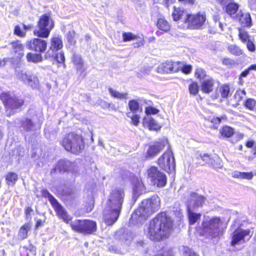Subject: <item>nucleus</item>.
Segmentation results:
<instances>
[{"instance_id": "f257e3e1", "label": "nucleus", "mask_w": 256, "mask_h": 256, "mask_svg": "<svg viewBox=\"0 0 256 256\" xmlns=\"http://www.w3.org/2000/svg\"><path fill=\"white\" fill-rule=\"evenodd\" d=\"M124 196L122 188H116L111 191L106 202V207L104 210V218L107 225H112L118 220Z\"/></svg>"}, {"instance_id": "f03ea898", "label": "nucleus", "mask_w": 256, "mask_h": 256, "mask_svg": "<svg viewBox=\"0 0 256 256\" xmlns=\"http://www.w3.org/2000/svg\"><path fill=\"white\" fill-rule=\"evenodd\" d=\"M172 224V219L166 212H161L150 221L147 236L152 240L158 241L167 238L170 233Z\"/></svg>"}, {"instance_id": "7ed1b4c3", "label": "nucleus", "mask_w": 256, "mask_h": 256, "mask_svg": "<svg viewBox=\"0 0 256 256\" xmlns=\"http://www.w3.org/2000/svg\"><path fill=\"white\" fill-rule=\"evenodd\" d=\"M160 201L158 196H153L142 201L141 206L132 214L130 222L132 224H142L160 208Z\"/></svg>"}, {"instance_id": "20e7f679", "label": "nucleus", "mask_w": 256, "mask_h": 256, "mask_svg": "<svg viewBox=\"0 0 256 256\" xmlns=\"http://www.w3.org/2000/svg\"><path fill=\"white\" fill-rule=\"evenodd\" d=\"M221 220L218 217L204 218L200 230V234L209 239H218L222 234L220 228Z\"/></svg>"}, {"instance_id": "39448f33", "label": "nucleus", "mask_w": 256, "mask_h": 256, "mask_svg": "<svg viewBox=\"0 0 256 256\" xmlns=\"http://www.w3.org/2000/svg\"><path fill=\"white\" fill-rule=\"evenodd\" d=\"M66 150L78 154L84 148V139L82 135L74 132L69 133L61 142Z\"/></svg>"}, {"instance_id": "423d86ee", "label": "nucleus", "mask_w": 256, "mask_h": 256, "mask_svg": "<svg viewBox=\"0 0 256 256\" xmlns=\"http://www.w3.org/2000/svg\"><path fill=\"white\" fill-rule=\"evenodd\" d=\"M0 99L4 103L8 116L14 114L24 104L22 98L10 92H2L0 94Z\"/></svg>"}, {"instance_id": "0eeeda50", "label": "nucleus", "mask_w": 256, "mask_h": 256, "mask_svg": "<svg viewBox=\"0 0 256 256\" xmlns=\"http://www.w3.org/2000/svg\"><path fill=\"white\" fill-rule=\"evenodd\" d=\"M53 27L54 24L50 16L45 14L40 16L38 22V28H36L34 32V35L38 37L46 38L49 36Z\"/></svg>"}, {"instance_id": "6e6552de", "label": "nucleus", "mask_w": 256, "mask_h": 256, "mask_svg": "<svg viewBox=\"0 0 256 256\" xmlns=\"http://www.w3.org/2000/svg\"><path fill=\"white\" fill-rule=\"evenodd\" d=\"M16 74L17 78L24 84L33 89L39 88L40 82L38 76L30 70H16Z\"/></svg>"}, {"instance_id": "1a4fd4ad", "label": "nucleus", "mask_w": 256, "mask_h": 256, "mask_svg": "<svg viewBox=\"0 0 256 256\" xmlns=\"http://www.w3.org/2000/svg\"><path fill=\"white\" fill-rule=\"evenodd\" d=\"M70 224L74 230L84 234H92L96 230V224L92 220H75Z\"/></svg>"}, {"instance_id": "9d476101", "label": "nucleus", "mask_w": 256, "mask_h": 256, "mask_svg": "<svg viewBox=\"0 0 256 256\" xmlns=\"http://www.w3.org/2000/svg\"><path fill=\"white\" fill-rule=\"evenodd\" d=\"M148 176L152 184L162 188L166 183V177L164 174L161 172L156 166H151L148 170Z\"/></svg>"}, {"instance_id": "9b49d317", "label": "nucleus", "mask_w": 256, "mask_h": 256, "mask_svg": "<svg viewBox=\"0 0 256 256\" xmlns=\"http://www.w3.org/2000/svg\"><path fill=\"white\" fill-rule=\"evenodd\" d=\"M44 195L48 197L49 200L51 202L57 216L64 222L68 224L72 220L70 216L68 214L66 210L58 202L57 200L47 190H44L43 192Z\"/></svg>"}, {"instance_id": "f8f14e48", "label": "nucleus", "mask_w": 256, "mask_h": 256, "mask_svg": "<svg viewBox=\"0 0 256 256\" xmlns=\"http://www.w3.org/2000/svg\"><path fill=\"white\" fill-rule=\"evenodd\" d=\"M184 22L188 24V26L192 30H198L202 28L206 20V15L200 12L194 14H186Z\"/></svg>"}, {"instance_id": "ddd939ff", "label": "nucleus", "mask_w": 256, "mask_h": 256, "mask_svg": "<svg viewBox=\"0 0 256 256\" xmlns=\"http://www.w3.org/2000/svg\"><path fill=\"white\" fill-rule=\"evenodd\" d=\"M159 166L167 172H171L175 170L176 164L172 152H166L158 160Z\"/></svg>"}, {"instance_id": "4468645a", "label": "nucleus", "mask_w": 256, "mask_h": 256, "mask_svg": "<svg viewBox=\"0 0 256 256\" xmlns=\"http://www.w3.org/2000/svg\"><path fill=\"white\" fill-rule=\"evenodd\" d=\"M252 236V233L250 230L238 228L234 230L232 234L230 244L234 246L237 244L246 243L250 240Z\"/></svg>"}, {"instance_id": "2eb2a0df", "label": "nucleus", "mask_w": 256, "mask_h": 256, "mask_svg": "<svg viewBox=\"0 0 256 256\" xmlns=\"http://www.w3.org/2000/svg\"><path fill=\"white\" fill-rule=\"evenodd\" d=\"M128 108L130 112L126 113V116L131 119L132 124L138 126L140 120V116L138 113L142 112V108L140 106L138 102L136 100H129Z\"/></svg>"}, {"instance_id": "dca6fc26", "label": "nucleus", "mask_w": 256, "mask_h": 256, "mask_svg": "<svg viewBox=\"0 0 256 256\" xmlns=\"http://www.w3.org/2000/svg\"><path fill=\"white\" fill-rule=\"evenodd\" d=\"M26 45L28 50L39 52L40 54L45 52L47 48L46 42L40 38H34L28 40Z\"/></svg>"}, {"instance_id": "f3484780", "label": "nucleus", "mask_w": 256, "mask_h": 256, "mask_svg": "<svg viewBox=\"0 0 256 256\" xmlns=\"http://www.w3.org/2000/svg\"><path fill=\"white\" fill-rule=\"evenodd\" d=\"M206 198L195 192H191L190 200L186 202V209L196 210L202 206Z\"/></svg>"}, {"instance_id": "a211bd4d", "label": "nucleus", "mask_w": 256, "mask_h": 256, "mask_svg": "<svg viewBox=\"0 0 256 256\" xmlns=\"http://www.w3.org/2000/svg\"><path fill=\"white\" fill-rule=\"evenodd\" d=\"M168 144L166 139L163 138L159 142H156L150 144L146 154V158H152L157 155Z\"/></svg>"}, {"instance_id": "6ab92c4d", "label": "nucleus", "mask_w": 256, "mask_h": 256, "mask_svg": "<svg viewBox=\"0 0 256 256\" xmlns=\"http://www.w3.org/2000/svg\"><path fill=\"white\" fill-rule=\"evenodd\" d=\"M178 64L176 62L166 61L165 62L160 64L157 68L156 72L158 73H174L178 71Z\"/></svg>"}, {"instance_id": "aec40b11", "label": "nucleus", "mask_w": 256, "mask_h": 256, "mask_svg": "<svg viewBox=\"0 0 256 256\" xmlns=\"http://www.w3.org/2000/svg\"><path fill=\"white\" fill-rule=\"evenodd\" d=\"M10 53L14 57L20 59L24 56V46L19 40H14L10 44Z\"/></svg>"}, {"instance_id": "412c9836", "label": "nucleus", "mask_w": 256, "mask_h": 256, "mask_svg": "<svg viewBox=\"0 0 256 256\" xmlns=\"http://www.w3.org/2000/svg\"><path fill=\"white\" fill-rule=\"evenodd\" d=\"M63 46L62 42L60 37H54L51 39L50 50H48L45 54V58L54 56V52L58 51Z\"/></svg>"}, {"instance_id": "4be33fe9", "label": "nucleus", "mask_w": 256, "mask_h": 256, "mask_svg": "<svg viewBox=\"0 0 256 256\" xmlns=\"http://www.w3.org/2000/svg\"><path fill=\"white\" fill-rule=\"evenodd\" d=\"M122 38L124 42L135 40L136 42L134 44V48H138L144 44V40L142 36H139L134 35L130 32H124L122 33Z\"/></svg>"}, {"instance_id": "5701e85b", "label": "nucleus", "mask_w": 256, "mask_h": 256, "mask_svg": "<svg viewBox=\"0 0 256 256\" xmlns=\"http://www.w3.org/2000/svg\"><path fill=\"white\" fill-rule=\"evenodd\" d=\"M142 124L150 130L158 131L162 128V126L150 116H146L143 118Z\"/></svg>"}, {"instance_id": "b1692460", "label": "nucleus", "mask_w": 256, "mask_h": 256, "mask_svg": "<svg viewBox=\"0 0 256 256\" xmlns=\"http://www.w3.org/2000/svg\"><path fill=\"white\" fill-rule=\"evenodd\" d=\"M21 127L26 132H32L36 131V126L32 120L28 118H23L20 121Z\"/></svg>"}, {"instance_id": "393cba45", "label": "nucleus", "mask_w": 256, "mask_h": 256, "mask_svg": "<svg viewBox=\"0 0 256 256\" xmlns=\"http://www.w3.org/2000/svg\"><path fill=\"white\" fill-rule=\"evenodd\" d=\"M144 191V186L142 182L136 178V181L134 182L133 199L136 200L138 196L142 194Z\"/></svg>"}, {"instance_id": "a878e982", "label": "nucleus", "mask_w": 256, "mask_h": 256, "mask_svg": "<svg viewBox=\"0 0 256 256\" xmlns=\"http://www.w3.org/2000/svg\"><path fill=\"white\" fill-rule=\"evenodd\" d=\"M74 163L66 160H60L56 164L58 169L60 172L72 171L74 170Z\"/></svg>"}, {"instance_id": "bb28decb", "label": "nucleus", "mask_w": 256, "mask_h": 256, "mask_svg": "<svg viewBox=\"0 0 256 256\" xmlns=\"http://www.w3.org/2000/svg\"><path fill=\"white\" fill-rule=\"evenodd\" d=\"M238 8V4L230 2L226 6V11L233 19L236 20L239 14Z\"/></svg>"}, {"instance_id": "cd10ccee", "label": "nucleus", "mask_w": 256, "mask_h": 256, "mask_svg": "<svg viewBox=\"0 0 256 256\" xmlns=\"http://www.w3.org/2000/svg\"><path fill=\"white\" fill-rule=\"evenodd\" d=\"M243 26L250 27L252 26V18L248 13L244 14L241 10L239 11L238 19Z\"/></svg>"}, {"instance_id": "c85d7f7f", "label": "nucleus", "mask_w": 256, "mask_h": 256, "mask_svg": "<svg viewBox=\"0 0 256 256\" xmlns=\"http://www.w3.org/2000/svg\"><path fill=\"white\" fill-rule=\"evenodd\" d=\"M214 82L212 78L204 80L202 83V90L204 92L208 94L213 90Z\"/></svg>"}, {"instance_id": "c756f323", "label": "nucleus", "mask_w": 256, "mask_h": 256, "mask_svg": "<svg viewBox=\"0 0 256 256\" xmlns=\"http://www.w3.org/2000/svg\"><path fill=\"white\" fill-rule=\"evenodd\" d=\"M194 210L187 209L188 216L190 224L192 225L198 222L202 216L200 213H196L194 212Z\"/></svg>"}, {"instance_id": "7c9ffc66", "label": "nucleus", "mask_w": 256, "mask_h": 256, "mask_svg": "<svg viewBox=\"0 0 256 256\" xmlns=\"http://www.w3.org/2000/svg\"><path fill=\"white\" fill-rule=\"evenodd\" d=\"M108 92L110 96L114 98L120 100H127L128 94L127 92H120L112 88H108Z\"/></svg>"}, {"instance_id": "2f4dec72", "label": "nucleus", "mask_w": 256, "mask_h": 256, "mask_svg": "<svg viewBox=\"0 0 256 256\" xmlns=\"http://www.w3.org/2000/svg\"><path fill=\"white\" fill-rule=\"evenodd\" d=\"M220 133L224 138H230L234 134V130L229 126H224L220 130Z\"/></svg>"}, {"instance_id": "473e14b6", "label": "nucleus", "mask_w": 256, "mask_h": 256, "mask_svg": "<svg viewBox=\"0 0 256 256\" xmlns=\"http://www.w3.org/2000/svg\"><path fill=\"white\" fill-rule=\"evenodd\" d=\"M26 58L28 62L34 63L41 62L42 60V54L40 53L28 52L26 56Z\"/></svg>"}, {"instance_id": "72a5a7b5", "label": "nucleus", "mask_w": 256, "mask_h": 256, "mask_svg": "<svg viewBox=\"0 0 256 256\" xmlns=\"http://www.w3.org/2000/svg\"><path fill=\"white\" fill-rule=\"evenodd\" d=\"M158 28L164 32H167L170 30V26L168 22L164 18H158L157 22Z\"/></svg>"}, {"instance_id": "f704fd0d", "label": "nucleus", "mask_w": 256, "mask_h": 256, "mask_svg": "<svg viewBox=\"0 0 256 256\" xmlns=\"http://www.w3.org/2000/svg\"><path fill=\"white\" fill-rule=\"evenodd\" d=\"M8 186H14L18 180V174L14 172H8L5 176Z\"/></svg>"}, {"instance_id": "c9c22d12", "label": "nucleus", "mask_w": 256, "mask_h": 256, "mask_svg": "<svg viewBox=\"0 0 256 256\" xmlns=\"http://www.w3.org/2000/svg\"><path fill=\"white\" fill-rule=\"evenodd\" d=\"M185 14L182 8L174 7V11L172 13V16L174 21H178L182 18Z\"/></svg>"}, {"instance_id": "e433bc0d", "label": "nucleus", "mask_w": 256, "mask_h": 256, "mask_svg": "<svg viewBox=\"0 0 256 256\" xmlns=\"http://www.w3.org/2000/svg\"><path fill=\"white\" fill-rule=\"evenodd\" d=\"M253 174L252 172H235L232 174V176L235 178H240L242 179L251 180L253 178Z\"/></svg>"}, {"instance_id": "4c0bfd02", "label": "nucleus", "mask_w": 256, "mask_h": 256, "mask_svg": "<svg viewBox=\"0 0 256 256\" xmlns=\"http://www.w3.org/2000/svg\"><path fill=\"white\" fill-rule=\"evenodd\" d=\"M30 227L28 224H24L20 229L18 234V238L22 240L28 236V232Z\"/></svg>"}, {"instance_id": "58836bf2", "label": "nucleus", "mask_w": 256, "mask_h": 256, "mask_svg": "<svg viewBox=\"0 0 256 256\" xmlns=\"http://www.w3.org/2000/svg\"><path fill=\"white\" fill-rule=\"evenodd\" d=\"M238 37L244 44L246 43V42L252 38L248 32L242 28L238 29Z\"/></svg>"}, {"instance_id": "ea45409f", "label": "nucleus", "mask_w": 256, "mask_h": 256, "mask_svg": "<svg viewBox=\"0 0 256 256\" xmlns=\"http://www.w3.org/2000/svg\"><path fill=\"white\" fill-rule=\"evenodd\" d=\"M228 50L231 54L236 56H240L243 54V50L236 44L230 45Z\"/></svg>"}, {"instance_id": "a19ab883", "label": "nucleus", "mask_w": 256, "mask_h": 256, "mask_svg": "<svg viewBox=\"0 0 256 256\" xmlns=\"http://www.w3.org/2000/svg\"><path fill=\"white\" fill-rule=\"evenodd\" d=\"M220 92L223 98H227L230 94V88L228 85L224 84L220 88Z\"/></svg>"}, {"instance_id": "79ce46f5", "label": "nucleus", "mask_w": 256, "mask_h": 256, "mask_svg": "<svg viewBox=\"0 0 256 256\" xmlns=\"http://www.w3.org/2000/svg\"><path fill=\"white\" fill-rule=\"evenodd\" d=\"M200 158L206 164H208L210 165H214V158L218 159V156H216L214 158H212L208 154H200Z\"/></svg>"}, {"instance_id": "37998d69", "label": "nucleus", "mask_w": 256, "mask_h": 256, "mask_svg": "<svg viewBox=\"0 0 256 256\" xmlns=\"http://www.w3.org/2000/svg\"><path fill=\"white\" fill-rule=\"evenodd\" d=\"M244 106L250 110H256V101L254 98H248L246 101Z\"/></svg>"}, {"instance_id": "c03bdc74", "label": "nucleus", "mask_w": 256, "mask_h": 256, "mask_svg": "<svg viewBox=\"0 0 256 256\" xmlns=\"http://www.w3.org/2000/svg\"><path fill=\"white\" fill-rule=\"evenodd\" d=\"M177 63L178 64V66H180L178 71L181 70L182 72L186 74H189L191 72L192 67L190 65L184 64L180 62H177Z\"/></svg>"}, {"instance_id": "a18cd8bd", "label": "nucleus", "mask_w": 256, "mask_h": 256, "mask_svg": "<svg viewBox=\"0 0 256 256\" xmlns=\"http://www.w3.org/2000/svg\"><path fill=\"white\" fill-rule=\"evenodd\" d=\"M188 90L190 94L196 96L199 91V88L196 82H192L188 86Z\"/></svg>"}, {"instance_id": "49530a36", "label": "nucleus", "mask_w": 256, "mask_h": 256, "mask_svg": "<svg viewBox=\"0 0 256 256\" xmlns=\"http://www.w3.org/2000/svg\"><path fill=\"white\" fill-rule=\"evenodd\" d=\"M78 72H80V76L84 78L86 76L84 72L86 68H84V62L75 65Z\"/></svg>"}, {"instance_id": "de8ad7c7", "label": "nucleus", "mask_w": 256, "mask_h": 256, "mask_svg": "<svg viewBox=\"0 0 256 256\" xmlns=\"http://www.w3.org/2000/svg\"><path fill=\"white\" fill-rule=\"evenodd\" d=\"M52 56L54 57V60L58 63H63L64 62L65 58L64 53L62 52L56 54H54V56Z\"/></svg>"}, {"instance_id": "09e8293b", "label": "nucleus", "mask_w": 256, "mask_h": 256, "mask_svg": "<svg viewBox=\"0 0 256 256\" xmlns=\"http://www.w3.org/2000/svg\"><path fill=\"white\" fill-rule=\"evenodd\" d=\"M160 110L151 106H147L145 108V113L146 116H150L151 114H156L159 112Z\"/></svg>"}, {"instance_id": "8fccbe9b", "label": "nucleus", "mask_w": 256, "mask_h": 256, "mask_svg": "<svg viewBox=\"0 0 256 256\" xmlns=\"http://www.w3.org/2000/svg\"><path fill=\"white\" fill-rule=\"evenodd\" d=\"M183 256H198L191 248L188 246H183Z\"/></svg>"}, {"instance_id": "3c124183", "label": "nucleus", "mask_w": 256, "mask_h": 256, "mask_svg": "<svg viewBox=\"0 0 256 256\" xmlns=\"http://www.w3.org/2000/svg\"><path fill=\"white\" fill-rule=\"evenodd\" d=\"M75 35L76 33L74 30L70 31L67 34V40L71 44H74L76 42L74 39Z\"/></svg>"}, {"instance_id": "603ef678", "label": "nucleus", "mask_w": 256, "mask_h": 256, "mask_svg": "<svg viewBox=\"0 0 256 256\" xmlns=\"http://www.w3.org/2000/svg\"><path fill=\"white\" fill-rule=\"evenodd\" d=\"M195 76L198 78L203 79L206 76V72L201 68H198L195 72Z\"/></svg>"}, {"instance_id": "864d4df0", "label": "nucleus", "mask_w": 256, "mask_h": 256, "mask_svg": "<svg viewBox=\"0 0 256 256\" xmlns=\"http://www.w3.org/2000/svg\"><path fill=\"white\" fill-rule=\"evenodd\" d=\"M246 48L250 52H254L256 50V45L254 44L252 38L246 42Z\"/></svg>"}, {"instance_id": "5fc2aeb1", "label": "nucleus", "mask_w": 256, "mask_h": 256, "mask_svg": "<svg viewBox=\"0 0 256 256\" xmlns=\"http://www.w3.org/2000/svg\"><path fill=\"white\" fill-rule=\"evenodd\" d=\"M14 34L20 37H24L26 32L22 30L18 26H16L14 30Z\"/></svg>"}, {"instance_id": "6e6d98bb", "label": "nucleus", "mask_w": 256, "mask_h": 256, "mask_svg": "<svg viewBox=\"0 0 256 256\" xmlns=\"http://www.w3.org/2000/svg\"><path fill=\"white\" fill-rule=\"evenodd\" d=\"M250 67H248V68L246 69L244 71H243L241 74L239 78V80L240 83L241 84H242L244 83V82L242 80L243 78L246 77L249 74L250 72Z\"/></svg>"}, {"instance_id": "4d7b16f0", "label": "nucleus", "mask_w": 256, "mask_h": 256, "mask_svg": "<svg viewBox=\"0 0 256 256\" xmlns=\"http://www.w3.org/2000/svg\"><path fill=\"white\" fill-rule=\"evenodd\" d=\"M72 61H73L74 65L84 62L80 56L77 54H74L73 55Z\"/></svg>"}, {"instance_id": "13d9d810", "label": "nucleus", "mask_w": 256, "mask_h": 256, "mask_svg": "<svg viewBox=\"0 0 256 256\" xmlns=\"http://www.w3.org/2000/svg\"><path fill=\"white\" fill-rule=\"evenodd\" d=\"M214 20L215 22L214 26H215L216 28H217V27H218L220 28V31H222V32L224 30L223 25H222V23L218 20V18L216 16H215L214 18Z\"/></svg>"}, {"instance_id": "bf43d9fd", "label": "nucleus", "mask_w": 256, "mask_h": 256, "mask_svg": "<svg viewBox=\"0 0 256 256\" xmlns=\"http://www.w3.org/2000/svg\"><path fill=\"white\" fill-rule=\"evenodd\" d=\"M154 256H172V250H164L162 252H160Z\"/></svg>"}, {"instance_id": "052dcab7", "label": "nucleus", "mask_w": 256, "mask_h": 256, "mask_svg": "<svg viewBox=\"0 0 256 256\" xmlns=\"http://www.w3.org/2000/svg\"><path fill=\"white\" fill-rule=\"evenodd\" d=\"M234 62L230 58H225L222 60V63L226 65H231L234 64Z\"/></svg>"}, {"instance_id": "680f3d73", "label": "nucleus", "mask_w": 256, "mask_h": 256, "mask_svg": "<svg viewBox=\"0 0 256 256\" xmlns=\"http://www.w3.org/2000/svg\"><path fill=\"white\" fill-rule=\"evenodd\" d=\"M152 66H146L143 68L142 72L144 74H148L152 70Z\"/></svg>"}, {"instance_id": "e2e57ef3", "label": "nucleus", "mask_w": 256, "mask_h": 256, "mask_svg": "<svg viewBox=\"0 0 256 256\" xmlns=\"http://www.w3.org/2000/svg\"><path fill=\"white\" fill-rule=\"evenodd\" d=\"M32 212V209L30 207H28L25 210V214L27 218H28L30 216L31 212Z\"/></svg>"}, {"instance_id": "0e129e2a", "label": "nucleus", "mask_w": 256, "mask_h": 256, "mask_svg": "<svg viewBox=\"0 0 256 256\" xmlns=\"http://www.w3.org/2000/svg\"><path fill=\"white\" fill-rule=\"evenodd\" d=\"M246 146L248 148H252L253 146H254V140H249L248 141L246 144Z\"/></svg>"}, {"instance_id": "69168bd1", "label": "nucleus", "mask_w": 256, "mask_h": 256, "mask_svg": "<svg viewBox=\"0 0 256 256\" xmlns=\"http://www.w3.org/2000/svg\"><path fill=\"white\" fill-rule=\"evenodd\" d=\"M109 250L111 252L116 253L118 251V248L116 246H110L109 247Z\"/></svg>"}, {"instance_id": "338daca9", "label": "nucleus", "mask_w": 256, "mask_h": 256, "mask_svg": "<svg viewBox=\"0 0 256 256\" xmlns=\"http://www.w3.org/2000/svg\"><path fill=\"white\" fill-rule=\"evenodd\" d=\"M32 27L33 26L32 24L26 25L25 24H23V28L25 30H31L32 28Z\"/></svg>"}, {"instance_id": "774afa93", "label": "nucleus", "mask_w": 256, "mask_h": 256, "mask_svg": "<svg viewBox=\"0 0 256 256\" xmlns=\"http://www.w3.org/2000/svg\"><path fill=\"white\" fill-rule=\"evenodd\" d=\"M7 62L6 58H4L3 60H1L0 58V67L4 66Z\"/></svg>"}]
</instances>
